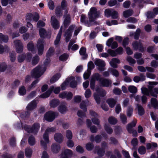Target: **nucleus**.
Here are the masks:
<instances>
[{
	"label": "nucleus",
	"mask_w": 158,
	"mask_h": 158,
	"mask_svg": "<svg viewBox=\"0 0 158 158\" xmlns=\"http://www.w3.org/2000/svg\"><path fill=\"white\" fill-rule=\"evenodd\" d=\"M56 128L55 127H48L45 130V133L43 135V138L41 140V145L44 149L47 148V144L49 142L48 134L53 132L56 131Z\"/></svg>",
	"instance_id": "obj_1"
},
{
	"label": "nucleus",
	"mask_w": 158,
	"mask_h": 158,
	"mask_svg": "<svg viewBox=\"0 0 158 158\" xmlns=\"http://www.w3.org/2000/svg\"><path fill=\"white\" fill-rule=\"evenodd\" d=\"M68 3L66 0H62L61 2L60 6H58L56 8V14L58 17L62 15L63 10H64V13L68 12L69 8L68 7Z\"/></svg>",
	"instance_id": "obj_2"
},
{
	"label": "nucleus",
	"mask_w": 158,
	"mask_h": 158,
	"mask_svg": "<svg viewBox=\"0 0 158 158\" xmlns=\"http://www.w3.org/2000/svg\"><path fill=\"white\" fill-rule=\"evenodd\" d=\"M100 13L97 10L95 7L91 8L88 13V17L90 22L94 21V20L99 17Z\"/></svg>",
	"instance_id": "obj_3"
},
{
	"label": "nucleus",
	"mask_w": 158,
	"mask_h": 158,
	"mask_svg": "<svg viewBox=\"0 0 158 158\" xmlns=\"http://www.w3.org/2000/svg\"><path fill=\"white\" fill-rule=\"evenodd\" d=\"M60 88L59 87H55L54 86H52L48 89L47 91L44 94L41 95L40 97L46 98H48L50 95L52 91L55 94H58L60 91Z\"/></svg>",
	"instance_id": "obj_4"
},
{
	"label": "nucleus",
	"mask_w": 158,
	"mask_h": 158,
	"mask_svg": "<svg viewBox=\"0 0 158 158\" xmlns=\"http://www.w3.org/2000/svg\"><path fill=\"white\" fill-rule=\"evenodd\" d=\"M40 126L38 123H35L32 125L31 127L29 126L25 125L24 128V129L28 133H33L36 134L39 130Z\"/></svg>",
	"instance_id": "obj_5"
},
{
	"label": "nucleus",
	"mask_w": 158,
	"mask_h": 158,
	"mask_svg": "<svg viewBox=\"0 0 158 158\" xmlns=\"http://www.w3.org/2000/svg\"><path fill=\"white\" fill-rule=\"evenodd\" d=\"M58 113L52 111H49L47 112L44 116L45 120L49 122L53 121L56 117L58 115Z\"/></svg>",
	"instance_id": "obj_6"
},
{
	"label": "nucleus",
	"mask_w": 158,
	"mask_h": 158,
	"mask_svg": "<svg viewBox=\"0 0 158 158\" xmlns=\"http://www.w3.org/2000/svg\"><path fill=\"white\" fill-rule=\"evenodd\" d=\"M44 41L42 39H39L37 42L36 45L39 55L42 54L44 50Z\"/></svg>",
	"instance_id": "obj_7"
},
{
	"label": "nucleus",
	"mask_w": 158,
	"mask_h": 158,
	"mask_svg": "<svg viewBox=\"0 0 158 158\" xmlns=\"http://www.w3.org/2000/svg\"><path fill=\"white\" fill-rule=\"evenodd\" d=\"M75 27L74 25H71L69 27L68 29L65 31L64 36L65 37L66 42H68L70 40L72 35V33Z\"/></svg>",
	"instance_id": "obj_8"
},
{
	"label": "nucleus",
	"mask_w": 158,
	"mask_h": 158,
	"mask_svg": "<svg viewBox=\"0 0 158 158\" xmlns=\"http://www.w3.org/2000/svg\"><path fill=\"white\" fill-rule=\"evenodd\" d=\"M136 121H132L131 123L128 124L127 126V129L130 133H132L134 136L137 135V132L135 130H133V127H135L136 124Z\"/></svg>",
	"instance_id": "obj_9"
},
{
	"label": "nucleus",
	"mask_w": 158,
	"mask_h": 158,
	"mask_svg": "<svg viewBox=\"0 0 158 158\" xmlns=\"http://www.w3.org/2000/svg\"><path fill=\"white\" fill-rule=\"evenodd\" d=\"M132 46L134 50H139L140 51L142 52L144 51V47L140 40L139 42L137 41L133 42L132 43Z\"/></svg>",
	"instance_id": "obj_10"
},
{
	"label": "nucleus",
	"mask_w": 158,
	"mask_h": 158,
	"mask_svg": "<svg viewBox=\"0 0 158 158\" xmlns=\"http://www.w3.org/2000/svg\"><path fill=\"white\" fill-rule=\"evenodd\" d=\"M14 44L17 53H20L23 52V44L20 40H16L14 41Z\"/></svg>",
	"instance_id": "obj_11"
},
{
	"label": "nucleus",
	"mask_w": 158,
	"mask_h": 158,
	"mask_svg": "<svg viewBox=\"0 0 158 158\" xmlns=\"http://www.w3.org/2000/svg\"><path fill=\"white\" fill-rule=\"evenodd\" d=\"M73 94L70 92L64 91L60 94L59 97L62 99L66 98L68 100H71L73 97Z\"/></svg>",
	"instance_id": "obj_12"
},
{
	"label": "nucleus",
	"mask_w": 158,
	"mask_h": 158,
	"mask_svg": "<svg viewBox=\"0 0 158 158\" xmlns=\"http://www.w3.org/2000/svg\"><path fill=\"white\" fill-rule=\"evenodd\" d=\"M142 93L144 94L149 96L150 94L151 96L153 97H157V95L156 94L153 92L152 88H150L149 89L145 87H142L141 89Z\"/></svg>",
	"instance_id": "obj_13"
},
{
	"label": "nucleus",
	"mask_w": 158,
	"mask_h": 158,
	"mask_svg": "<svg viewBox=\"0 0 158 158\" xmlns=\"http://www.w3.org/2000/svg\"><path fill=\"white\" fill-rule=\"evenodd\" d=\"M45 70H32L31 72V76L34 78L40 77L45 72Z\"/></svg>",
	"instance_id": "obj_14"
},
{
	"label": "nucleus",
	"mask_w": 158,
	"mask_h": 158,
	"mask_svg": "<svg viewBox=\"0 0 158 158\" xmlns=\"http://www.w3.org/2000/svg\"><path fill=\"white\" fill-rule=\"evenodd\" d=\"M73 155L72 151L68 149L63 150L61 154L60 158H69Z\"/></svg>",
	"instance_id": "obj_15"
},
{
	"label": "nucleus",
	"mask_w": 158,
	"mask_h": 158,
	"mask_svg": "<svg viewBox=\"0 0 158 158\" xmlns=\"http://www.w3.org/2000/svg\"><path fill=\"white\" fill-rule=\"evenodd\" d=\"M63 18L64 19V25L65 27H67L71 22L70 15L69 14H68V12L64 13Z\"/></svg>",
	"instance_id": "obj_16"
},
{
	"label": "nucleus",
	"mask_w": 158,
	"mask_h": 158,
	"mask_svg": "<svg viewBox=\"0 0 158 158\" xmlns=\"http://www.w3.org/2000/svg\"><path fill=\"white\" fill-rule=\"evenodd\" d=\"M51 23L54 29H57L59 27V23L54 16H52L51 19Z\"/></svg>",
	"instance_id": "obj_17"
},
{
	"label": "nucleus",
	"mask_w": 158,
	"mask_h": 158,
	"mask_svg": "<svg viewBox=\"0 0 158 158\" xmlns=\"http://www.w3.org/2000/svg\"><path fill=\"white\" fill-rule=\"evenodd\" d=\"M37 103L35 100H33L27 106L26 108L27 110L31 111L36 108Z\"/></svg>",
	"instance_id": "obj_18"
},
{
	"label": "nucleus",
	"mask_w": 158,
	"mask_h": 158,
	"mask_svg": "<svg viewBox=\"0 0 158 158\" xmlns=\"http://www.w3.org/2000/svg\"><path fill=\"white\" fill-rule=\"evenodd\" d=\"M100 83L103 86L108 87L111 85L112 81L108 79L102 78Z\"/></svg>",
	"instance_id": "obj_19"
},
{
	"label": "nucleus",
	"mask_w": 158,
	"mask_h": 158,
	"mask_svg": "<svg viewBox=\"0 0 158 158\" xmlns=\"http://www.w3.org/2000/svg\"><path fill=\"white\" fill-rule=\"evenodd\" d=\"M60 149V146L59 144L56 143L53 144L51 147L52 152L54 153H58Z\"/></svg>",
	"instance_id": "obj_20"
},
{
	"label": "nucleus",
	"mask_w": 158,
	"mask_h": 158,
	"mask_svg": "<svg viewBox=\"0 0 158 158\" xmlns=\"http://www.w3.org/2000/svg\"><path fill=\"white\" fill-rule=\"evenodd\" d=\"M94 64L96 66L103 68L106 65L104 61L100 59H96L94 61Z\"/></svg>",
	"instance_id": "obj_21"
},
{
	"label": "nucleus",
	"mask_w": 158,
	"mask_h": 158,
	"mask_svg": "<svg viewBox=\"0 0 158 158\" xmlns=\"http://www.w3.org/2000/svg\"><path fill=\"white\" fill-rule=\"evenodd\" d=\"M145 77L142 74H140L139 76H136L133 78L134 81L136 83H138L139 81H143L145 80Z\"/></svg>",
	"instance_id": "obj_22"
},
{
	"label": "nucleus",
	"mask_w": 158,
	"mask_h": 158,
	"mask_svg": "<svg viewBox=\"0 0 158 158\" xmlns=\"http://www.w3.org/2000/svg\"><path fill=\"white\" fill-rule=\"evenodd\" d=\"M55 140L59 143H61L63 140V136L60 133H56L54 136Z\"/></svg>",
	"instance_id": "obj_23"
},
{
	"label": "nucleus",
	"mask_w": 158,
	"mask_h": 158,
	"mask_svg": "<svg viewBox=\"0 0 158 158\" xmlns=\"http://www.w3.org/2000/svg\"><path fill=\"white\" fill-rule=\"evenodd\" d=\"M102 138V136L99 135H97L95 137H94V135H91L90 136V139L91 141H95L97 143H99L101 142Z\"/></svg>",
	"instance_id": "obj_24"
},
{
	"label": "nucleus",
	"mask_w": 158,
	"mask_h": 158,
	"mask_svg": "<svg viewBox=\"0 0 158 158\" xmlns=\"http://www.w3.org/2000/svg\"><path fill=\"white\" fill-rule=\"evenodd\" d=\"M120 60L116 58H113L110 62L111 66L114 68H116L117 67V63H119Z\"/></svg>",
	"instance_id": "obj_25"
},
{
	"label": "nucleus",
	"mask_w": 158,
	"mask_h": 158,
	"mask_svg": "<svg viewBox=\"0 0 158 158\" xmlns=\"http://www.w3.org/2000/svg\"><path fill=\"white\" fill-rule=\"evenodd\" d=\"M94 151V152L97 153L99 156H102L105 153L104 150L99 148L98 146L95 147Z\"/></svg>",
	"instance_id": "obj_26"
},
{
	"label": "nucleus",
	"mask_w": 158,
	"mask_h": 158,
	"mask_svg": "<svg viewBox=\"0 0 158 158\" xmlns=\"http://www.w3.org/2000/svg\"><path fill=\"white\" fill-rule=\"evenodd\" d=\"M74 78V77H71L69 78H68L66 79V81L64 82L61 85V87L62 90L65 89L67 86L68 85L69 83V82L70 81L69 80L70 79H73Z\"/></svg>",
	"instance_id": "obj_27"
},
{
	"label": "nucleus",
	"mask_w": 158,
	"mask_h": 158,
	"mask_svg": "<svg viewBox=\"0 0 158 158\" xmlns=\"http://www.w3.org/2000/svg\"><path fill=\"white\" fill-rule=\"evenodd\" d=\"M27 48L29 51H31L33 53H36V51L35 49L34 44L32 42H29L27 44Z\"/></svg>",
	"instance_id": "obj_28"
},
{
	"label": "nucleus",
	"mask_w": 158,
	"mask_h": 158,
	"mask_svg": "<svg viewBox=\"0 0 158 158\" xmlns=\"http://www.w3.org/2000/svg\"><path fill=\"white\" fill-rule=\"evenodd\" d=\"M61 75L60 73H58L54 75L51 79L50 82L51 84L54 83L60 78Z\"/></svg>",
	"instance_id": "obj_29"
},
{
	"label": "nucleus",
	"mask_w": 158,
	"mask_h": 158,
	"mask_svg": "<svg viewBox=\"0 0 158 158\" xmlns=\"http://www.w3.org/2000/svg\"><path fill=\"white\" fill-rule=\"evenodd\" d=\"M58 110L61 113L66 112L67 111V108L66 106V103H63L61 104L58 107Z\"/></svg>",
	"instance_id": "obj_30"
},
{
	"label": "nucleus",
	"mask_w": 158,
	"mask_h": 158,
	"mask_svg": "<svg viewBox=\"0 0 158 158\" xmlns=\"http://www.w3.org/2000/svg\"><path fill=\"white\" fill-rule=\"evenodd\" d=\"M62 28L61 27L60 29L59 32L57 35L56 39L54 41V44L55 45L58 44L60 41L62 32Z\"/></svg>",
	"instance_id": "obj_31"
},
{
	"label": "nucleus",
	"mask_w": 158,
	"mask_h": 158,
	"mask_svg": "<svg viewBox=\"0 0 158 158\" xmlns=\"http://www.w3.org/2000/svg\"><path fill=\"white\" fill-rule=\"evenodd\" d=\"M107 102L110 107L113 108L115 106L116 100L113 98H110L107 100Z\"/></svg>",
	"instance_id": "obj_32"
},
{
	"label": "nucleus",
	"mask_w": 158,
	"mask_h": 158,
	"mask_svg": "<svg viewBox=\"0 0 158 158\" xmlns=\"http://www.w3.org/2000/svg\"><path fill=\"white\" fill-rule=\"evenodd\" d=\"M86 49L85 48L82 47L80 49L79 53L82 56V58L85 59L87 57V55L86 53Z\"/></svg>",
	"instance_id": "obj_33"
},
{
	"label": "nucleus",
	"mask_w": 158,
	"mask_h": 158,
	"mask_svg": "<svg viewBox=\"0 0 158 158\" xmlns=\"http://www.w3.org/2000/svg\"><path fill=\"white\" fill-rule=\"evenodd\" d=\"M17 0H1L2 5L3 6H7L8 3L12 4L14 2H15Z\"/></svg>",
	"instance_id": "obj_34"
},
{
	"label": "nucleus",
	"mask_w": 158,
	"mask_h": 158,
	"mask_svg": "<svg viewBox=\"0 0 158 158\" xmlns=\"http://www.w3.org/2000/svg\"><path fill=\"white\" fill-rule=\"evenodd\" d=\"M151 102L152 105L155 109H158V102L156 98H152L151 100Z\"/></svg>",
	"instance_id": "obj_35"
},
{
	"label": "nucleus",
	"mask_w": 158,
	"mask_h": 158,
	"mask_svg": "<svg viewBox=\"0 0 158 158\" xmlns=\"http://www.w3.org/2000/svg\"><path fill=\"white\" fill-rule=\"evenodd\" d=\"M32 149L29 148H27L25 150V154L27 157L30 158L32 155Z\"/></svg>",
	"instance_id": "obj_36"
},
{
	"label": "nucleus",
	"mask_w": 158,
	"mask_h": 158,
	"mask_svg": "<svg viewBox=\"0 0 158 158\" xmlns=\"http://www.w3.org/2000/svg\"><path fill=\"white\" fill-rule=\"evenodd\" d=\"M133 13V10L131 9L127 10L123 12V15L125 18H127L131 16Z\"/></svg>",
	"instance_id": "obj_37"
},
{
	"label": "nucleus",
	"mask_w": 158,
	"mask_h": 158,
	"mask_svg": "<svg viewBox=\"0 0 158 158\" xmlns=\"http://www.w3.org/2000/svg\"><path fill=\"white\" fill-rule=\"evenodd\" d=\"M102 78L100 77V75L98 73H96L94 74L91 79V82L94 81L95 80L101 82Z\"/></svg>",
	"instance_id": "obj_38"
},
{
	"label": "nucleus",
	"mask_w": 158,
	"mask_h": 158,
	"mask_svg": "<svg viewBox=\"0 0 158 158\" xmlns=\"http://www.w3.org/2000/svg\"><path fill=\"white\" fill-rule=\"evenodd\" d=\"M137 107L138 109V114L140 116L143 115L144 113V110L143 107L140 105L137 104Z\"/></svg>",
	"instance_id": "obj_39"
},
{
	"label": "nucleus",
	"mask_w": 158,
	"mask_h": 158,
	"mask_svg": "<svg viewBox=\"0 0 158 158\" xmlns=\"http://www.w3.org/2000/svg\"><path fill=\"white\" fill-rule=\"evenodd\" d=\"M89 103V101L88 100H87L86 102L85 101H83L80 104V108L84 110L85 111H87V108L86 104Z\"/></svg>",
	"instance_id": "obj_40"
},
{
	"label": "nucleus",
	"mask_w": 158,
	"mask_h": 158,
	"mask_svg": "<svg viewBox=\"0 0 158 158\" xmlns=\"http://www.w3.org/2000/svg\"><path fill=\"white\" fill-rule=\"evenodd\" d=\"M96 91L101 97H102L105 96L106 94V91L102 89H97Z\"/></svg>",
	"instance_id": "obj_41"
},
{
	"label": "nucleus",
	"mask_w": 158,
	"mask_h": 158,
	"mask_svg": "<svg viewBox=\"0 0 158 158\" xmlns=\"http://www.w3.org/2000/svg\"><path fill=\"white\" fill-rule=\"evenodd\" d=\"M59 100L57 99H54L51 101L50 105L51 107H55L57 106L59 104Z\"/></svg>",
	"instance_id": "obj_42"
},
{
	"label": "nucleus",
	"mask_w": 158,
	"mask_h": 158,
	"mask_svg": "<svg viewBox=\"0 0 158 158\" xmlns=\"http://www.w3.org/2000/svg\"><path fill=\"white\" fill-rule=\"evenodd\" d=\"M28 142L30 145L32 146L34 145L35 143V137L32 136H30L28 138Z\"/></svg>",
	"instance_id": "obj_43"
},
{
	"label": "nucleus",
	"mask_w": 158,
	"mask_h": 158,
	"mask_svg": "<svg viewBox=\"0 0 158 158\" xmlns=\"http://www.w3.org/2000/svg\"><path fill=\"white\" fill-rule=\"evenodd\" d=\"M120 118L123 123L125 124L127 123V118L125 114L122 113L120 114Z\"/></svg>",
	"instance_id": "obj_44"
},
{
	"label": "nucleus",
	"mask_w": 158,
	"mask_h": 158,
	"mask_svg": "<svg viewBox=\"0 0 158 158\" xmlns=\"http://www.w3.org/2000/svg\"><path fill=\"white\" fill-rule=\"evenodd\" d=\"M129 91L131 93H136L137 91V88L134 86L130 85L128 87Z\"/></svg>",
	"instance_id": "obj_45"
},
{
	"label": "nucleus",
	"mask_w": 158,
	"mask_h": 158,
	"mask_svg": "<svg viewBox=\"0 0 158 158\" xmlns=\"http://www.w3.org/2000/svg\"><path fill=\"white\" fill-rule=\"evenodd\" d=\"M104 128L105 131L108 134H110L112 133L113 130L109 125L106 124L104 126Z\"/></svg>",
	"instance_id": "obj_46"
},
{
	"label": "nucleus",
	"mask_w": 158,
	"mask_h": 158,
	"mask_svg": "<svg viewBox=\"0 0 158 158\" xmlns=\"http://www.w3.org/2000/svg\"><path fill=\"white\" fill-rule=\"evenodd\" d=\"M109 123L112 125H114L117 122V120L116 118L114 117L111 116L108 119Z\"/></svg>",
	"instance_id": "obj_47"
},
{
	"label": "nucleus",
	"mask_w": 158,
	"mask_h": 158,
	"mask_svg": "<svg viewBox=\"0 0 158 158\" xmlns=\"http://www.w3.org/2000/svg\"><path fill=\"white\" fill-rule=\"evenodd\" d=\"M8 40V38L7 35H4L0 33V42H6Z\"/></svg>",
	"instance_id": "obj_48"
},
{
	"label": "nucleus",
	"mask_w": 158,
	"mask_h": 158,
	"mask_svg": "<svg viewBox=\"0 0 158 158\" xmlns=\"http://www.w3.org/2000/svg\"><path fill=\"white\" fill-rule=\"evenodd\" d=\"M39 60V57L37 56H35L32 59L31 64L33 65H35L38 63Z\"/></svg>",
	"instance_id": "obj_49"
},
{
	"label": "nucleus",
	"mask_w": 158,
	"mask_h": 158,
	"mask_svg": "<svg viewBox=\"0 0 158 158\" xmlns=\"http://www.w3.org/2000/svg\"><path fill=\"white\" fill-rule=\"evenodd\" d=\"M98 118L99 117L92 118L91 119L92 122L94 124L98 125L99 127L101 128V126L100 125V121L98 119Z\"/></svg>",
	"instance_id": "obj_50"
},
{
	"label": "nucleus",
	"mask_w": 158,
	"mask_h": 158,
	"mask_svg": "<svg viewBox=\"0 0 158 158\" xmlns=\"http://www.w3.org/2000/svg\"><path fill=\"white\" fill-rule=\"evenodd\" d=\"M150 72L149 73H147V76L148 77L152 79H154L156 77V76L154 74L150 72H154L153 70H148Z\"/></svg>",
	"instance_id": "obj_51"
},
{
	"label": "nucleus",
	"mask_w": 158,
	"mask_h": 158,
	"mask_svg": "<svg viewBox=\"0 0 158 158\" xmlns=\"http://www.w3.org/2000/svg\"><path fill=\"white\" fill-rule=\"evenodd\" d=\"M49 61H48V62H45L44 64L42 65H38L35 68V69H45L47 68L46 66L49 63Z\"/></svg>",
	"instance_id": "obj_52"
},
{
	"label": "nucleus",
	"mask_w": 158,
	"mask_h": 158,
	"mask_svg": "<svg viewBox=\"0 0 158 158\" xmlns=\"http://www.w3.org/2000/svg\"><path fill=\"white\" fill-rule=\"evenodd\" d=\"M66 138L69 139H71L73 138V134L71 131L69 130H67L66 131Z\"/></svg>",
	"instance_id": "obj_53"
},
{
	"label": "nucleus",
	"mask_w": 158,
	"mask_h": 158,
	"mask_svg": "<svg viewBox=\"0 0 158 158\" xmlns=\"http://www.w3.org/2000/svg\"><path fill=\"white\" fill-rule=\"evenodd\" d=\"M94 147V145L92 143L89 142L86 144L85 148L88 151L92 150Z\"/></svg>",
	"instance_id": "obj_54"
},
{
	"label": "nucleus",
	"mask_w": 158,
	"mask_h": 158,
	"mask_svg": "<svg viewBox=\"0 0 158 158\" xmlns=\"http://www.w3.org/2000/svg\"><path fill=\"white\" fill-rule=\"evenodd\" d=\"M133 110V107L131 106L128 107L127 111V114L128 117H130L132 115Z\"/></svg>",
	"instance_id": "obj_55"
},
{
	"label": "nucleus",
	"mask_w": 158,
	"mask_h": 158,
	"mask_svg": "<svg viewBox=\"0 0 158 158\" xmlns=\"http://www.w3.org/2000/svg\"><path fill=\"white\" fill-rule=\"evenodd\" d=\"M8 48L6 46H3L2 45L0 44V54H2L4 52L8 50Z\"/></svg>",
	"instance_id": "obj_56"
},
{
	"label": "nucleus",
	"mask_w": 158,
	"mask_h": 158,
	"mask_svg": "<svg viewBox=\"0 0 158 158\" xmlns=\"http://www.w3.org/2000/svg\"><path fill=\"white\" fill-rule=\"evenodd\" d=\"M39 31L40 35L41 37H44L46 35V31L44 29H40L39 30Z\"/></svg>",
	"instance_id": "obj_57"
},
{
	"label": "nucleus",
	"mask_w": 158,
	"mask_h": 158,
	"mask_svg": "<svg viewBox=\"0 0 158 158\" xmlns=\"http://www.w3.org/2000/svg\"><path fill=\"white\" fill-rule=\"evenodd\" d=\"M146 152V149L145 147L143 146L140 147L138 149L139 153L141 155L144 154Z\"/></svg>",
	"instance_id": "obj_58"
},
{
	"label": "nucleus",
	"mask_w": 158,
	"mask_h": 158,
	"mask_svg": "<svg viewBox=\"0 0 158 158\" xmlns=\"http://www.w3.org/2000/svg\"><path fill=\"white\" fill-rule=\"evenodd\" d=\"M26 89L24 86H22L19 88V92L21 95H24L26 93Z\"/></svg>",
	"instance_id": "obj_59"
},
{
	"label": "nucleus",
	"mask_w": 158,
	"mask_h": 158,
	"mask_svg": "<svg viewBox=\"0 0 158 158\" xmlns=\"http://www.w3.org/2000/svg\"><path fill=\"white\" fill-rule=\"evenodd\" d=\"M69 81H70L69 82H70V87L72 88H75L77 86V82L75 81V78L74 77L73 79H70Z\"/></svg>",
	"instance_id": "obj_60"
},
{
	"label": "nucleus",
	"mask_w": 158,
	"mask_h": 158,
	"mask_svg": "<svg viewBox=\"0 0 158 158\" xmlns=\"http://www.w3.org/2000/svg\"><path fill=\"white\" fill-rule=\"evenodd\" d=\"M127 60L131 65H133L136 62L135 60L130 56L127 57Z\"/></svg>",
	"instance_id": "obj_61"
},
{
	"label": "nucleus",
	"mask_w": 158,
	"mask_h": 158,
	"mask_svg": "<svg viewBox=\"0 0 158 158\" xmlns=\"http://www.w3.org/2000/svg\"><path fill=\"white\" fill-rule=\"evenodd\" d=\"M39 81V79H36L31 84V85L28 87V89L31 90L32 89L35 88V86L36 85L38 82Z\"/></svg>",
	"instance_id": "obj_62"
},
{
	"label": "nucleus",
	"mask_w": 158,
	"mask_h": 158,
	"mask_svg": "<svg viewBox=\"0 0 158 158\" xmlns=\"http://www.w3.org/2000/svg\"><path fill=\"white\" fill-rule=\"evenodd\" d=\"M108 53L112 56H115L117 55V53L116 52L115 50H113L110 49H109L107 50Z\"/></svg>",
	"instance_id": "obj_63"
},
{
	"label": "nucleus",
	"mask_w": 158,
	"mask_h": 158,
	"mask_svg": "<svg viewBox=\"0 0 158 158\" xmlns=\"http://www.w3.org/2000/svg\"><path fill=\"white\" fill-rule=\"evenodd\" d=\"M48 6L50 10L54 9L55 5L53 2L52 0L49 1L48 3Z\"/></svg>",
	"instance_id": "obj_64"
}]
</instances>
